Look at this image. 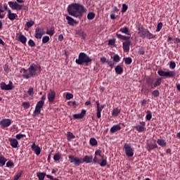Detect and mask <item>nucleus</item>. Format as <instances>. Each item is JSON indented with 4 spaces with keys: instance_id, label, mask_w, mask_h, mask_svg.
<instances>
[{
    "instance_id": "f257e3e1",
    "label": "nucleus",
    "mask_w": 180,
    "mask_h": 180,
    "mask_svg": "<svg viewBox=\"0 0 180 180\" xmlns=\"http://www.w3.org/2000/svg\"><path fill=\"white\" fill-rule=\"evenodd\" d=\"M67 11L69 15L77 18H81L84 16V13L86 12V8L84 4L72 3V4H69L68 6Z\"/></svg>"
},
{
    "instance_id": "f03ea898",
    "label": "nucleus",
    "mask_w": 180,
    "mask_h": 180,
    "mask_svg": "<svg viewBox=\"0 0 180 180\" xmlns=\"http://www.w3.org/2000/svg\"><path fill=\"white\" fill-rule=\"evenodd\" d=\"M38 70L39 72H41L42 69L41 65L32 63L27 70L25 68H22L20 72L22 73V77L23 78L28 79L30 78L39 76V74L37 72Z\"/></svg>"
},
{
    "instance_id": "7ed1b4c3",
    "label": "nucleus",
    "mask_w": 180,
    "mask_h": 180,
    "mask_svg": "<svg viewBox=\"0 0 180 180\" xmlns=\"http://www.w3.org/2000/svg\"><path fill=\"white\" fill-rule=\"evenodd\" d=\"M91 62H92V59H91V58H89L85 53H80L78 58L75 60V63L79 65H82L84 63L88 65V63Z\"/></svg>"
},
{
    "instance_id": "20e7f679",
    "label": "nucleus",
    "mask_w": 180,
    "mask_h": 180,
    "mask_svg": "<svg viewBox=\"0 0 180 180\" xmlns=\"http://www.w3.org/2000/svg\"><path fill=\"white\" fill-rule=\"evenodd\" d=\"M9 7L13 11H27L28 7L27 6H23V4H18L17 1H8V3Z\"/></svg>"
},
{
    "instance_id": "39448f33",
    "label": "nucleus",
    "mask_w": 180,
    "mask_h": 180,
    "mask_svg": "<svg viewBox=\"0 0 180 180\" xmlns=\"http://www.w3.org/2000/svg\"><path fill=\"white\" fill-rule=\"evenodd\" d=\"M138 34L140 37L143 39H153L155 38V35L151 34L147 29L142 28V31L140 32H138Z\"/></svg>"
},
{
    "instance_id": "423d86ee",
    "label": "nucleus",
    "mask_w": 180,
    "mask_h": 180,
    "mask_svg": "<svg viewBox=\"0 0 180 180\" xmlns=\"http://www.w3.org/2000/svg\"><path fill=\"white\" fill-rule=\"evenodd\" d=\"M0 88L2 91H11L15 87H14L13 82L9 81L8 84H6V82H1Z\"/></svg>"
},
{
    "instance_id": "0eeeda50",
    "label": "nucleus",
    "mask_w": 180,
    "mask_h": 180,
    "mask_svg": "<svg viewBox=\"0 0 180 180\" xmlns=\"http://www.w3.org/2000/svg\"><path fill=\"white\" fill-rule=\"evenodd\" d=\"M158 74L160 77H174L176 76V72L175 71H169V72H165L162 70H160L158 71Z\"/></svg>"
},
{
    "instance_id": "6e6552de",
    "label": "nucleus",
    "mask_w": 180,
    "mask_h": 180,
    "mask_svg": "<svg viewBox=\"0 0 180 180\" xmlns=\"http://www.w3.org/2000/svg\"><path fill=\"white\" fill-rule=\"evenodd\" d=\"M68 158L70 163H73L75 166H79L82 163V158H79L74 155H69Z\"/></svg>"
},
{
    "instance_id": "1a4fd4ad",
    "label": "nucleus",
    "mask_w": 180,
    "mask_h": 180,
    "mask_svg": "<svg viewBox=\"0 0 180 180\" xmlns=\"http://www.w3.org/2000/svg\"><path fill=\"white\" fill-rule=\"evenodd\" d=\"M124 149L127 156L132 157L134 155V150L131 147L130 144L125 143L124 145Z\"/></svg>"
},
{
    "instance_id": "9d476101",
    "label": "nucleus",
    "mask_w": 180,
    "mask_h": 180,
    "mask_svg": "<svg viewBox=\"0 0 180 180\" xmlns=\"http://www.w3.org/2000/svg\"><path fill=\"white\" fill-rule=\"evenodd\" d=\"M13 121L11 119H3L0 121V126L2 128H6L11 125Z\"/></svg>"
},
{
    "instance_id": "9b49d317",
    "label": "nucleus",
    "mask_w": 180,
    "mask_h": 180,
    "mask_svg": "<svg viewBox=\"0 0 180 180\" xmlns=\"http://www.w3.org/2000/svg\"><path fill=\"white\" fill-rule=\"evenodd\" d=\"M140 125L134 126V128L136 129V130L138 132H143L145 131L146 128V123L145 122H139Z\"/></svg>"
},
{
    "instance_id": "f8f14e48",
    "label": "nucleus",
    "mask_w": 180,
    "mask_h": 180,
    "mask_svg": "<svg viewBox=\"0 0 180 180\" xmlns=\"http://www.w3.org/2000/svg\"><path fill=\"white\" fill-rule=\"evenodd\" d=\"M47 97L49 103H53L56 99V92L53 90H50Z\"/></svg>"
},
{
    "instance_id": "ddd939ff",
    "label": "nucleus",
    "mask_w": 180,
    "mask_h": 180,
    "mask_svg": "<svg viewBox=\"0 0 180 180\" xmlns=\"http://www.w3.org/2000/svg\"><path fill=\"white\" fill-rule=\"evenodd\" d=\"M96 106H97V117L98 118H101V111L103 110V109L104 108L105 105H101L99 103V101H96Z\"/></svg>"
},
{
    "instance_id": "4468645a",
    "label": "nucleus",
    "mask_w": 180,
    "mask_h": 180,
    "mask_svg": "<svg viewBox=\"0 0 180 180\" xmlns=\"http://www.w3.org/2000/svg\"><path fill=\"white\" fill-rule=\"evenodd\" d=\"M44 29H40L39 27L36 28L35 30V38L37 39H41L44 35L43 34Z\"/></svg>"
},
{
    "instance_id": "2eb2a0df",
    "label": "nucleus",
    "mask_w": 180,
    "mask_h": 180,
    "mask_svg": "<svg viewBox=\"0 0 180 180\" xmlns=\"http://www.w3.org/2000/svg\"><path fill=\"white\" fill-rule=\"evenodd\" d=\"M16 38L18 40H19L22 44H25L27 43V39L25 36L22 34V33L20 34H16Z\"/></svg>"
},
{
    "instance_id": "dca6fc26",
    "label": "nucleus",
    "mask_w": 180,
    "mask_h": 180,
    "mask_svg": "<svg viewBox=\"0 0 180 180\" xmlns=\"http://www.w3.org/2000/svg\"><path fill=\"white\" fill-rule=\"evenodd\" d=\"M31 148L32 150L35 153V154L37 155H39L41 154V148L39 146H37L35 144V143H34L32 146H31Z\"/></svg>"
},
{
    "instance_id": "f3484780",
    "label": "nucleus",
    "mask_w": 180,
    "mask_h": 180,
    "mask_svg": "<svg viewBox=\"0 0 180 180\" xmlns=\"http://www.w3.org/2000/svg\"><path fill=\"white\" fill-rule=\"evenodd\" d=\"M7 17L10 20L13 21L15 20L18 16V14H15V13H12L11 10H8Z\"/></svg>"
},
{
    "instance_id": "a211bd4d",
    "label": "nucleus",
    "mask_w": 180,
    "mask_h": 180,
    "mask_svg": "<svg viewBox=\"0 0 180 180\" xmlns=\"http://www.w3.org/2000/svg\"><path fill=\"white\" fill-rule=\"evenodd\" d=\"M66 20H68V24L70 26H74L75 25H78V22L74 20L72 18L66 15Z\"/></svg>"
},
{
    "instance_id": "6ab92c4d",
    "label": "nucleus",
    "mask_w": 180,
    "mask_h": 180,
    "mask_svg": "<svg viewBox=\"0 0 180 180\" xmlns=\"http://www.w3.org/2000/svg\"><path fill=\"white\" fill-rule=\"evenodd\" d=\"M86 114V110H82V112L79 114H75L73 115V117L75 119H82L84 118V117L85 116V115Z\"/></svg>"
},
{
    "instance_id": "aec40b11",
    "label": "nucleus",
    "mask_w": 180,
    "mask_h": 180,
    "mask_svg": "<svg viewBox=\"0 0 180 180\" xmlns=\"http://www.w3.org/2000/svg\"><path fill=\"white\" fill-rule=\"evenodd\" d=\"M10 144L12 146V148H18L19 142L15 139H9Z\"/></svg>"
},
{
    "instance_id": "412c9836",
    "label": "nucleus",
    "mask_w": 180,
    "mask_h": 180,
    "mask_svg": "<svg viewBox=\"0 0 180 180\" xmlns=\"http://www.w3.org/2000/svg\"><path fill=\"white\" fill-rule=\"evenodd\" d=\"M131 42L129 41H126L122 44V48L124 52H129V46H130Z\"/></svg>"
},
{
    "instance_id": "4be33fe9",
    "label": "nucleus",
    "mask_w": 180,
    "mask_h": 180,
    "mask_svg": "<svg viewBox=\"0 0 180 180\" xmlns=\"http://www.w3.org/2000/svg\"><path fill=\"white\" fill-rule=\"evenodd\" d=\"M92 155H86L83 159H82V162H86V163H91L92 162Z\"/></svg>"
},
{
    "instance_id": "5701e85b",
    "label": "nucleus",
    "mask_w": 180,
    "mask_h": 180,
    "mask_svg": "<svg viewBox=\"0 0 180 180\" xmlns=\"http://www.w3.org/2000/svg\"><path fill=\"white\" fill-rule=\"evenodd\" d=\"M47 175H49V174H46V173H44V172H38L37 174V176L39 180H44L45 176H47Z\"/></svg>"
},
{
    "instance_id": "b1692460",
    "label": "nucleus",
    "mask_w": 180,
    "mask_h": 180,
    "mask_svg": "<svg viewBox=\"0 0 180 180\" xmlns=\"http://www.w3.org/2000/svg\"><path fill=\"white\" fill-rule=\"evenodd\" d=\"M120 129H121V127H120L119 124H117V125L113 126V127L110 129V131L111 133H115V132H116V131H119V130H120Z\"/></svg>"
},
{
    "instance_id": "393cba45",
    "label": "nucleus",
    "mask_w": 180,
    "mask_h": 180,
    "mask_svg": "<svg viewBox=\"0 0 180 180\" xmlns=\"http://www.w3.org/2000/svg\"><path fill=\"white\" fill-rule=\"evenodd\" d=\"M7 162V159L3 155H0V165L1 166H4L6 165Z\"/></svg>"
},
{
    "instance_id": "a878e982",
    "label": "nucleus",
    "mask_w": 180,
    "mask_h": 180,
    "mask_svg": "<svg viewBox=\"0 0 180 180\" xmlns=\"http://www.w3.org/2000/svg\"><path fill=\"white\" fill-rule=\"evenodd\" d=\"M153 82H154V79L153 78L147 77L146 83L148 86H150L152 89L153 88Z\"/></svg>"
},
{
    "instance_id": "bb28decb",
    "label": "nucleus",
    "mask_w": 180,
    "mask_h": 180,
    "mask_svg": "<svg viewBox=\"0 0 180 180\" xmlns=\"http://www.w3.org/2000/svg\"><path fill=\"white\" fill-rule=\"evenodd\" d=\"M41 108L35 107V109L33 112L32 116L36 117V116L39 115V114H41Z\"/></svg>"
},
{
    "instance_id": "cd10ccee",
    "label": "nucleus",
    "mask_w": 180,
    "mask_h": 180,
    "mask_svg": "<svg viewBox=\"0 0 180 180\" xmlns=\"http://www.w3.org/2000/svg\"><path fill=\"white\" fill-rule=\"evenodd\" d=\"M157 143L162 147H165L167 146V142L163 139H158Z\"/></svg>"
},
{
    "instance_id": "c85d7f7f",
    "label": "nucleus",
    "mask_w": 180,
    "mask_h": 180,
    "mask_svg": "<svg viewBox=\"0 0 180 180\" xmlns=\"http://www.w3.org/2000/svg\"><path fill=\"white\" fill-rule=\"evenodd\" d=\"M89 143L92 146H98V141L95 138H91L90 139Z\"/></svg>"
},
{
    "instance_id": "c756f323",
    "label": "nucleus",
    "mask_w": 180,
    "mask_h": 180,
    "mask_svg": "<svg viewBox=\"0 0 180 180\" xmlns=\"http://www.w3.org/2000/svg\"><path fill=\"white\" fill-rule=\"evenodd\" d=\"M115 70L117 75H121L123 72V68L120 65H117Z\"/></svg>"
},
{
    "instance_id": "7c9ffc66",
    "label": "nucleus",
    "mask_w": 180,
    "mask_h": 180,
    "mask_svg": "<svg viewBox=\"0 0 180 180\" xmlns=\"http://www.w3.org/2000/svg\"><path fill=\"white\" fill-rule=\"evenodd\" d=\"M120 32H121L123 34H127V35H130L129 31L128 30V28L127 27H122L120 30Z\"/></svg>"
},
{
    "instance_id": "2f4dec72",
    "label": "nucleus",
    "mask_w": 180,
    "mask_h": 180,
    "mask_svg": "<svg viewBox=\"0 0 180 180\" xmlns=\"http://www.w3.org/2000/svg\"><path fill=\"white\" fill-rule=\"evenodd\" d=\"M161 82H162V79H161V78H158V79L155 80V82L153 84V88H155V87H157V86H159L161 84Z\"/></svg>"
},
{
    "instance_id": "473e14b6",
    "label": "nucleus",
    "mask_w": 180,
    "mask_h": 180,
    "mask_svg": "<svg viewBox=\"0 0 180 180\" xmlns=\"http://www.w3.org/2000/svg\"><path fill=\"white\" fill-rule=\"evenodd\" d=\"M77 34L82 39H84L86 38V34L82 30L78 31Z\"/></svg>"
},
{
    "instance_id": "72a5a7b5",
    "label": "nucleus",
    "mask_w": 180,
    "mask_h": 180,
    "mask_svg": "<svg viewBox=\"0 0 180 180\" xmlns=\"http://www.w3.org/2000/svg\"><path fill=\"white\" fill-rule=\"evenodd\" d=\"M67 139L68 141H71V139H75V136H74L73 133L69 131L67 134Z\"/></svg>"
},
{
    "instance_id": "f704fd0d",
    "label": "nucleus",
    "mask_w": 180,
    "mask_h": 180,
    "mask_svg": "<svg viewBox=\"0 0 180 180\" xmlns=\"http://www.w3.org/2000/svg\"><path fill=\"white\" fill-rule=\"evenodd\" d=\"M95 18V13L91 12L89 14H87V19L89 20H92Z\"/></svg>"
},
{
    "instance_id": "c9c22d12",
    "label": "nucleus",
    "mask_w": 180,
    "mask_h": 180,
    "mask_svg": "<svg viewBox=\"0 0 180 180\" xmlns=\"http://www.w3.org/2000/svg\"><path fill=\"white\" fill-rule=\"evenodd\" d=\"M121 110L118 108H115L112 112V116H117L120 113Z\"/></svg>"
},
{
    "instance_id": "e433bc0d",
    "label": "nucleus",
    "mask_w": 180,
    "mask_h": 180,
    "mask_svg": "<svg viewBox=\"0 0 180 180\" xmlns=\"http://www.w3.org/2000/svg\"><path fill=\"white\" fill-rule=\"evenodd\" d=\"M123 60L124 61L126 65H130L132 63V59L129 57L124 58Z\"/></svg>"
},
{
    "instance_id": "4c0bfd02",
    "label": "nucleus",
    "mask_w": 180,
    "mask_h": 180,
    "mask_svg": "<svg viewBox=\"0 0 180 180\" xmlns=\"http://www.w3.org/2000/svg\"><path fill=\"white\" fill-rule=\"evenodd\" d=\"M45 102L44 101H39L37 102V105H36V108L41 109L43 108V106L44 105Z\"/></svg>"
},
{
    "instance_id": "58836bf2",
    "label": "nucleus",
    "mask_w": 180,
    "mask_h": 180,
    "mask_svg": "<svg viewBox=\"0 0 180 180\" xmlns=\"http://www.w3.org/2000/svg\"><path fill=\"white\" fill-rule=\"evenodd\" d=\"M118 39H120L122 40H126L127 41L129 38L128 37L122 36L118 33L116 34Z\"/></svg>"
},
{
    "instance_id": "ea45409f",
    "label": "nucleus",
    "mask_w": 180,
    "mask_h": 180,
    "mask_svg": "<svg viewBox=\"0 0 180 180\" xmlns=\"http://www.w3.org/2000/svg\"><path fill=\"white\" fill-rule=\"evenodd\" d=\"M98 164L100 165L101 167H103L106 166L107 165V160L105 159L101 160V162H98Z\"/></svg>"
},
{
    "instance_id": "a19ab883",
    "label": "nucleus",
    "mask_w": 180,
    "mask_h": 180,
    "mask_svg": "<svg viewBox=\"0 0 180 180\" xmlns=\"http://www.w3.org/2000/svg\"><path fill=\"white\" fill-rule=\"evenodd\" d=\"M50 41V37L48 36H44L42 38V43L43 44H46L47 42H49Z\"/></svg>"
},
{
    "instance_id": "79ce46f5",
    "label": "nucleus",
    "mask_w": 180,
    "mask_h": 180,
    "mask_svg": "<svg viewBox=\"0 0 180 180\" xmlns=\"http://www.w3.org/2000/svg\"><path fill=\"white\" fill-rule=\"evenodd\" d=\"M147 120L150 121L152 118V112L149 110L147 111V115L146 116Z\"/></svg>"
},
{
    "instance_id": "37998d69",
    "label": "nucleus",
    "mask_w": 180,
    "mask_h": 180,
    "mask_svg": "<svg viewBox=\"0 0 180 180\" xmlns=\"http://www.w3.org/2000/svg\"><path fill=\"white\" fill-rule=\"evenodd\" d=\"M28 45L31 47H34L36 46V43L32 39H30L28 41Z\"/></svg>"
},
{
    "instance_id": "c03bdc74",
    "label": "nucleus",
    "mask_w": 180,
    "mask_h": 180,
    "mask_svg": "<svg viewBox=\"0 0 180 180\" xmlns=\"http://www.w3.org/2000/svg\"><path fill=\"white\" fill-rule=\"evenodd\" d=\"M34 25V22L33 20H30V21L26 22V26L28 28L32 27Z\"/></svg>"
},
{
    "instance_id": "a18cd8bd",
    "label": "nucleus",
    "mask_w": 180,
    "mask_h": 180,
    "mask_svg": "<svg viewBox=\"0 0 180 180\" xmlns=\"http://www.w3.org/2000/svg\"><path fill=\"white\" fill-rule=\"evenodd\" d=\"M152 95H153L155 98L159 97V96H160V92H159L158 90H155V91H153Z\"/></svg>"
},
{
    "instance_id": "49530a36",
    "label": "nucleus",
    "mask_w": 180,
    "mask_h": 180,
    "mask_svg": "<svg viewBox=\"0 0 180 180\" xmlns=\"http://www.w3.org/2000/svg\"><path fill=\"white\" fill-rule=\"evenodd\" d=\"M54 33H55V30L53 29L46 30V34L49 35L53 36L54 34Z\"/></svg>"
},
{
    "instance_id": "de8ad7c7",
    "label": "nucleus",
    "mask_w": 180,
    "mask_h": 180,
    "mask_svg": "<svg viewBox=\"0 0 180 180\" xmlns=\"http://www.w3.org/2000/svg\"><path fill=\"white\" fill-rule=\"evenodd\" d=\"M128 9V6L127 4H122V13H124Z\"/></svg>"
},
{
    "instance_id": "09e8293b",
    "label": "nucleus",
    "mask_w": 180,
    "mask_h": 180,
    "mask_svg": "<svg viewBox=\"0 0 180 180\" xmlns=\"http://www.w3.org/2000/svg\"><path fill=\"white\" fill-rule=\"evenodd\" d=\"M24 137H26V135L25 134H18L15 136V138L18 139V140H20L22 138H24Z\"/></svg>"
},
{
    "instance_id": "8fccbe9b",
    "label": "nucleus",
    "mask_w": 180,
    "mask_h": 180,
    "mask_svg": "<svg viewBox=\"0 0 180 180\" xmlns=\"http://www.w3.org/2000/svg\"><path fill=\"white\" fill-rule=\"evenodd\" d=\"M22 106L25 108V109H28L30 108V103L28 102H24L22 103Z\"/></svg>"
},
{
    "instance_id": "3c124183",
    "label": "nucleus",
    "mask_w": 180,
    "mask_h": 180,
    "mask_svg": "<svg viewBox=\"0 0 180 180\" xmlns=\"http://www.w3.org/2000/svg\"><path fill=\"white\" fill-rule=\"evenodd\" d=\"M176 68V63L174 61H171L169 64V68L174 70Z\"/></svg>"
},
{
    "instance_id": "603ef678",
    "label": "nucleus",
    "mask_w": 180,
    "mask_h": 180,
    "mask_svg": "<svg viewBox=\"0 0 180 180\" xmlns=\"http://www.w3.org/2000/svg\"><path fill=\"white\" fill-rule=\"evenodd\" d=\"M113 60L115 62L117 63V62H119L120 60V57L117 54H116L113 57Z\"/></svg>"
},
{
    "instance_id": "864d4df0",
    "label": "nucleus",
    "mask_w": 180,
    "mask_h": 180,
    "mask_svg": "<svg viewBox=\"0 0 180 180\" xmlns=\"http://www.w3.org/2000/svg\"><path fill=\"white\" fill-rule=\"evenodd\" d=\"M162 25H162V22L158 23V27H157V30H156L157 32H160L162 30Z\"/></svg>"
},
{
    "instance_id": "5fc2aeb1",
    "label": "nucleus",
    "mask_w": 180,
    "mask_h": 180,
    "mask_svg": "<svg viewBox=\"0 0 180 180\" xmlns=\"http://www.w3.org/2000/svg\"><path fill=\"white\" fill-rule=\"evenodd\" d=\"M27 94H29V96H32L34 94V89L32 87H30L27 91Z\"/></svg>"
},
{
    "instance_id": "6e6d98bb",
    "label": "nucleus",
    "mask_w": 180,
    "mask_h": 180,
    "mask_svg": "<svg viewBox=\"0 0 180 180\" xmlns=\"http://www.w3.org/2000/svg\"><path fill=\"white\" fill-rule=\"evenodd\" d=\"M66 99H68V100H70V99H72V98H74V95H72V94H70V93H68L67 94H66Z\"/></svg>"
},
{
    "instance_id": "4d7b16f0",
    "label": "nucleus",
    "mask_w": 180,
    "mask_h": 180,
    "mask_svg": "<svg viewBox=\"0 0 180 180\" xmlns=\"http://www.w3.org/2000/svg\"><path fill=\"white\" fill-rule=\"evenodd\" d=\"M21 176H22V172L17 173L13 180H18L21 177Z\"/></svg>"
},
{
    "instance_id": "13d9d810",
    "label": "nucleus",
    "mask_w": 180,
    "mask_h": 180,
    "mask_svg": "<svg viewBox=\"0 0 180 180\" xmlns=\"http://www.w3.org/2000/svg\"><path fill=\"white\" fill-rule=\"evenodd\" d=\"M6 165L7 167H11L14 166V163L12 161H8L6 162Z\"/></svg>"
},
{
    "instance_id": "bf43d9fd",
    "label": "nucleus",
    "mask_w": 180,
    "mask_h": 180,
    "mask_svg": "<svg viewBox=\"0 0 180 180\" xmlns=\"http://www.w3.org/2000/svg\"><path fill=\"white\" fill-rule=\"evenodd\" d=\"M106 63H108V65L112 68L114 67L115 63L111 61V60H107Z\"/></svg>"
},
{
    "instance_id": "052dcab7",
    "label": "nucleus",
    "mask_w": 180,
    "mask_h": 180,
    "mask_svg": "<svg viewBox=\"0 0 180 180\" xmlns=\"http://www.w3.org/2000/svg\"><path fill=\"white\" fill-rule=\"evenodd\" d=\"M60 155H58V154H55L53 156L54 161H58V160H60Z\"/></svg>"
},
{
    "instance_id": "680f3d73",
    "label": "nucleus",
    "mask_w": 180,
    "mask_h": 180,
    "mask_svg": "<svg viewBox=\"0 0 180 180\" xmlns=\"http://www.w3.org/2000/svg\"><path fill=\"white\" fill-rule=\"evenodd\" d=\"M9 66L8 65L6 64L4 65V70L6 72H9Z\"/></svg>"
},
{
    "instance_id": "e2e57ef3",
    "label": "nucleus",
    "mask_w": 180,
    "mask_h": 180,
    "mask_svg": "<svg viewBox=\"0 0 180 180\" xmlns=\"http://www.w3.org/2000/svg\"><path fill=\"white\" fill-rule=\"evenodd\" d=\"M158 148V146H157L156 143L151 144V145L149 146V149L148 150H152V149H154V148Z\"/></svg>"
},
{
    "instance_id": "0e129e2a",
    "label": "nucleus",
    "mask_w": 180,
    "mask_h": 180,
    "mask_svg": "<svg viewBox=\"0 0 180 180\" xmlns=\"http://www.w3.org/2000/svg\"><path fill=\"white\" fill-rule=\"evenodd\" d=\"M115 44V40L114 39H110L108 41V45L109 46H113Z\"/></svg>"
},
{
    "instance_id": "69168bd1",
    "label": "nucleus",
    "mask_w": 180,
    "mask_h": 180,
    "mask_svg": "<svg viewBox=\"0 0 180 180\" xmlns=\"http://www.w3.org/2000/svg\"><path fill=\"white\" fill-rule=\"evenodd\" d=\"M46 177H47L48 179H50L51 180H59V179H57V178H53V176H51V175H46Z\"/></svg>"
},
{
    "instance_id": "338daca9",
    "label": "nucleus",
    "mask_w": 180,
    "mask_h": 180,
    "mask_svg": "<svg viewBox=\"0 0 180 180\" xmlns=\"http://www.w3.org/2000/svg\"><path fill=\"white\" fill-rule=\"evenodd\" d=\"M145 53V51L143 48L140 49L139 51V54L143 55Z\"/></svg>"
},
{
    "instance_id": "774afa93",
    "label": "nucleus",
    "mask_w": 180,
    "mask_h": 180,
    "mask_svg": "<svg viewBox=\"0 0 180 180\" xmlns=\"http://www.w3.org/2000/svg\"><path fill=\"white\" fill-rule=\"evenodd\" d=\"M101 150H96V152H95V155H98V156H101Z\"/></svg>"
}]
</instances>
